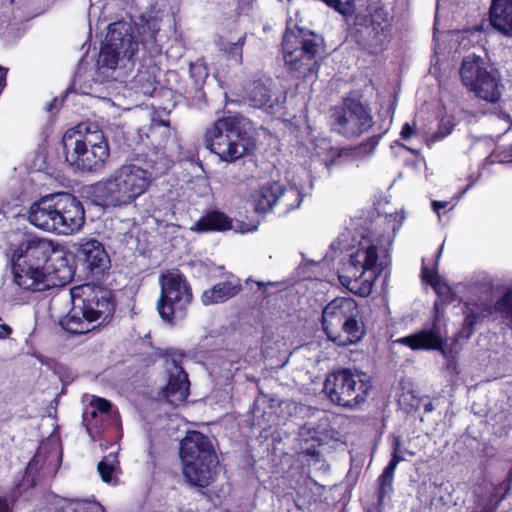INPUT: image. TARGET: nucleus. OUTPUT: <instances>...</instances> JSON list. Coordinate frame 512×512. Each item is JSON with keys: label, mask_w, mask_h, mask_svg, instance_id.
Here are the masks:
<instances>
[{"label": "nucleus", "mask_w": 512, "mask_h": 512, "mask_svg": "<svg viewBox=\"0 0 512 512\" xmlns=\"http://www.w3.org/2000/svg\"><path fill=\"white\" fill-rule=\"evenodd\" d=\"M152 179V172L136 164H125L95 184L94 193L104 206H127L148 190Z\"/></svg>", "instance_id": "5"}, {"label": "nucleus", "mask_w": 512, "mask_h": 512, "mask_svg": "<svg viewBox=\"0 0 512 512\" xmlns=\"http://www.w3.org/2000/svg\"><path fill=\"white\" fill-rule=\"evenodd\" d=\"M431 506L435 507L436 510L443 512L445 507L451 501L450 495L447 487H443V485L433 484L431 485Z\"/></svg>", "instance_id": "30"}, {"label": "nucleus", "mask_w": 512, "mask_h": 512, "mask_svg": "<svg viewBox=\"0 0 512 512\" xmlns=\"http://www.w3.org/2000/svg\"><path fill=\"white\" fill-rule=\"evenodd\" d=\"M161 287L157 310L163 321L174 323L184 316V310L192 301L191 288L178 270H169L159 277Z\"/></svg>", "instance_id": "11"}, {"label": "nucleus", "mask_w": 512, "mask_h": 512, "mask_svg": "<svg viewBox=\"0 0 512 512\" xmlns=\"http://www.w3.org/2000/svg\"><path fill=\"white\" fill-rule=\"evenodd\" d=\"M448 205V202L442 201H432L433 210L439 214L440 209L445 208Z\"/></svg>", "instance_id": "41"}, {"label": "nucleus", "mask_w": 512, "mask_h": 512, "mask_svg": "<svg viewBox=\"0 0 512 512\" xmlns=\"http://www.w3.org/2000/svg\"><path fill=\"white\" fill-rule=\"evenodd\" d=\"M478 320V315L474 312H470L466 315L464 324H463V330L462 335L463 337H469L472 333L473 327L476 324Z\"/></svg>", "instance_id": "37"}, {"label": "nucleus", "mask_w": 512, "mask_h": 512, "mask_svg": "<svg viewBox=\"0 0 512 512\" xmlns=\"http://www.w3.org/2000/svg\"><path fill=\"white\" fill-rule=\"evenodd\" d=\"M325 3L343 16H350L354 13V0H325Z\"/></svg>", "instance_id": "34"}, {"label": "nucleus", "mask_w": 512, "mask_h": 512, "mask_svg": "<svg viewBox=\"0 0 512 512\" xmlns=\"http://www.w3.org/2000/svg\"><path fill=\"white\" fill-rule=\"evenodd\" d=\"M401 225L396 217H385L361 238L344 272L339 275L340 283L350 292L362 297L371 293L376 279L390 264L389 248Z\"/></svg>", "instance_id": "2"}, {"label": "nucleus", "mask_w": 512, "mask_h": 512, "mask_svg": "<svg viewBox=\"0 0 512 512\" xmlns=\"http://www.w3.org/2000/svg\"><path fill=\"white\" fill-rule=\"evenodd\" d=\"M0 512H10L9 505L3 498H0Z\"/></svg>", "instance_id": "42"}, {"label": "nucleus", "mask_w": 512, "mask_h": 512, "mask_svg": "<svg viewBox=\"0 0 512 512\" xmlns=\"http://www.w3.org/2000/svg\"><path fill=\"white\" fill-rule=\"evenodd\" d=\"M114 311L109 295L99 291L91 298L83 300L82 306L73 308L64 321V328L71 334H85L93 330L95 322L105 321Z\"/></svg>", "instance_id": "13"}, {"label": "nucleus", "mask_w": 512, "mask_h": 512, "mask_svg": "<svg viewBox=\"0 0 512 512\" xmlns=\"http://www.w3.org/2000/svg\"><path fill=\"white\" fill-rule=\"evenodd\" d=\"M323 2H325V0H322Z\"/></svg>", "instance_id": "51"}, {"label": "nucleus", "mask_w": 512, "mask_h": 512, "mask_svg": "<svg viewBox=\"0 0 512 512\" xmlns=\"http://www.w3.org/2000/svg\"><path fill=\"white\" fill-rule=\"evenodd\" d=\"M422 277L426 282L431 284L438 292L440 291L441 288L438 287L439 277L434 270L429 269L425 265V260L422 261Z\"/></svg>", "instance_id": "35"}, {"label": "nucleus", "mask_w": 512, "mask_h": 512, "mask_svg": "<svg viewBox=\"0 0 512 512\" xmlns=\"http://www.w3.org/2000/svg\"><path fill=\"white\" fill-rule=\"evenodd\" d=\"M5 76H6V70H4L0 67V88L3 86V83L5 81Z\"/></svg>", "instance_id": "45"}, {"label": "nucleus", "mask_w": 512, "mask_h": 512, "mask_svg": "<svg viewBox=\"0 0 512 512\" xmlns=\"http://www.w3.org/2000/svg\"><path fill=\"white\" fill-rule=\"evenodd\" d=\"M317 51L318 44L313 35H306L303 31L295 34L290 29L286 31L283 39L284 62L297 77L317 74Z\"/></svg>", "instance_id": "12"}, {"label": "nucleus", "mask_w": 512, "mask_h": 512, "mask_svg": "<svg viewBox=\"0 0 512 512\" xmlns=\"http://www.w3.org/2000/svg\"><path fill=\"white\" fill-rule=\"evenodd\" d=\"M280 193V183L272 181L266 182L254 190L251 194V201L254 209L258 213H267L278 204Z\"/></svg>", "instance_id": "21"}, {"label": "nucleus", "mask_w": 512, "mask_h": 512, "mask_svg": "<svg viewBox=\"0 0 512 512\" xmlns=\"http://www.w3.org/2000/svg\"><path fill=\"white\" fill-rule=\"evenodd\" d=\"M302 199L303 195L298 187L294 185L284 187L282 184H280L278 204L282 205L285 211L298 208L302 202Z\"/></svg>", "instance_id": "28"}, {"label": "nucleus", "mask_w": 512, "mask_h": 512, "mask_svg": "<svg viewBox=\"0 0 512 512\" xmlns=\"http://www.w3.org/2000/svg\"><path fill=\"white\" fill-rule=\"evenodd\" d=\"M396 342L406 345L412 350H439L446 356V351L443 347L446 342V336L441 332L436 323L429 329H422L411 335L399 338Z\"/></svg>", "instance_id": "16"}, {"label": "nucleus", "mask_w": 512, "mask_h": 512, "mask_svg": "<svg viewBox=\"0 0 512 512\" xmlns=\"http://www.w3.org/2000/svg\"><path fill=\"white\" fill-rule=\"evenodd\" d=\"M264 285H265L264 283H262V282H258V286H259V287H262V286H264Z\"/></svg>", "instance_id": "50"}, {"label": "nucleus", "mask_w": 512, "mask_h": 512, "mask_svg": "<svg viewBox=\"0 0 512 512\" xmlns=\"http://www.w3.org/2000/svg\"><path fill=\"white\" fill-rule=\"evenodd\" d=\"M425 410H426V411H431V410H432V406H431V404L426 405Z\"/></svg>", "instance_id": "48"}, {"label": "nucleus", "mask_w": 512, "mask_h": 512, "mask_svg": "<svg viewBox=\"0 0 512 512\" xmlns=\"http://www.w3.org/2000/svg\"><path fill=\"white\" fill-rule=\"evenodd\" d=\"M245 37H240L234 43H223L221 42L220 48L230 55L232 59H234L237 63H241L242 61V46L244 44Z\"/></svg>", "instance_id": "33"}, {"label": "nucleus", "mask_w": 512, "mask_h": 512, "mask_svg": "<svg viewBox=\"0 0 512 512\" xmlns=\"http://www.w3.org/2000/svg\"><path fill=\"white\" fill-rule=\"evenodd\" d=\"M29 222L35 227L57 235L78 233L85 223L82 203L69 193H56L33 203L28 213Z\"/></svg>", "instance_id": "3"}, {"label": "nucleus", "mask_w": 512, "mask_h": 512, "mask_svg": "<svg viewBox=\"0 0 512 512\" xmlns=\"http://www.w3.org/2000/svg\"><path fill=\"white\" fill-rule=\"evenodd\" d=\"M142 31L138 30V34H145V36H142L141 42L146 43L148 41H155V36L158 31V28H156V23L149 22L141 27Z\"/></svg>", "instance_id": "36"}, {"label": "nucleus", "mask_w": 512, "mask_h": 512, "mask_svg": "<svg viewBox=\"0 0 512 512\" xmlns=\"http://www.w3.org/2000/svg\"><path fill=\"white\" fill-rule=\"evenodd\" d=\"M74 246L78 259L91 273L100 274L109 267V256L103 244L98 240L82 238Z\"/></svg>", "instance_id": "15"}, {"label": "nucleus", "mask_w": 512, "mask_h": 512, "mask_svg": "<svg viewBox=\"0 0 512 512\" xmlns=\"http://www.w3.org/2000/svg\"><path fill=\"white\" fill-rule=\"evenodd\" d=\"M249 104L255 108L268 110L273 108L274 99L267 86L260 82H255L247 92Z\"/></svg>", "instance_id": "27"}, {"label": "nucleus", "mask_w": 512, "mask_h": 512, "mask_svg": "<svg viewBox=\"0 0 512 512\" xmlns=\"http://www.w3.org/2000/svg\"><path fill=\"white\" fill-rule=\"evenodd\" d=\"M348 156V151L343 149L331 148L329 150L328 157L320 159L321 164L324 165L327 175L331 174V169L335 165H341L343 163L342 158Z\"/></svg>", "instance_id": "32"}, {"label": "nucleus", "mask_w": 512, "mask_h": 512, "mask_svg": "<svg viewBox=\"0 0 512 512\" xmlns=\"http://www.w3.org/2000/svg\"><path fill=\"white\" fill-rule=\"evenodd\" d=\"M371 388V378L359 370L343 369L325 380L324 390L330 400L343 407H355L363 403Z\"/></svg>", "instance_id": "10"}, {"label": "nucleus", "mask_w": 512, "mask_h": 512, "mask_svg": "<svg viewBox=\"0 0 512 512\" xmlns=\"http://www.w3.org/2000/svg\"><path fill=\"white\" fill-rule=\"evenodd\" d=\"M138 48V37L130 25L123 22L110 24L99 53V69L112 70L114 79L125 77L134 66Z\"/></svg>", "instance_id": "6"}, {"label": "nucleus", "mask_w": 512, "mask_h": 512, "mask_svg": "<svg viewBox=\"0 0 512 512\" xmlns=\"http://www.w3.org/2000/svg\"><path fill=\"white\" fill-rule=\"evenodd\" d=\"M333 128L346 137H356L367 131L373 123L369 110L358 100L349 99L334 114Z\"/></svg>", "instance_id": "14"}, {"label": "nucleus", "mask_w": 512, "mask_h": 512, "mask_svg": "<svg viewBox=\"0 0 512 512\" xmlns=\"http://www.w3.org/2000/svg\"><path fill=\"white\" fill-rule=\"evenodd\" d=\"M152 87V83L149 79H147V86L146 85H143L141 88H140V91L144 94L148 93L150 91Z\"/></svg>", "instance_id": "44"}, {"label": "nucleus", "mask_w": 512, "mask_h": 512, "mask_svg": "<svg viewBox=\"0 0 512 512\" xmlns=\"http://www.w3.org/2000/svg\"><path fill=\"white\" fill-rule=\"evenodd\" d=\"M180 457L186 480L198 487L208 486L217 463L211 441L198 431L188 432L181 441Z\"/></svg>", "instance_id": "8"}, {"label": "nucleus", "mask_w": 512, "mask_h": 512, "mask_svg": "<svg viewBox=\"0 0 512 512\" xmlns=\"http://www.w3.org/2000/svg\"><path fill=\"white\" fill-rule=\"evenodd\" d=\"M404 453L414 455L413 452L403 449L400 439L395 438L393 442V452L391 460L389 461L388 465L384 468L383 472L381 473L378 479L381 496L387 494L388 491L391 489L396 467L401 461L405 460Z\"/></svg>", "instance_id": "23"}, {"label": "nucleus", "mask_w": 512, "mask_h": 512, "mask_svg": "<svg viewBox=\"0 0 512 512\" xmlns=\"http://www.w3.org/2000/svg\"><path fill=\"white\" fill-rule=\"evenodd\" d=\"M203 70L202 66L201 65H192L191 66V71H201Z\"/></svg>", "instance_id": "46"}, {"label": "nucleus", "mask_w": 512, "mask_h": 512, "mask_svg": "<svg viewBox=\"0 0 512 512\" xmlns=\"http://www.w3.org/2000/svg\"><path fill=\"white\" fill-rule=\"evenodd\" d=\"M490 22L500 33L512 37V0H493Z\"/></svg>", "instance_id": "22"}, {"label": "nucleus", "mask_w": 512, "mask_h": 512, "mask_svg": "<svg viewBox=\"0 0 512 512\" xmlns=\"http://www.w3.org/2000/svg\"><path fill=\"white\" fill-rule=\"evenodd\" d=\"M90 512H104L103 508L98 503L89 504Z\"/></svg>", "instance_id": "43"}, {"label": "nucleus", "mask_w": 512, "mask_h": 512, "mask_svg": "<svg viewBox=\"0 0 512 512\" xmlns=\"http://www.w3.org/2000/svg\"><path fill=\"white\" fill-rule=\"evenodd\" d=\"M490 72L486 68L484 59L475 54L464 57L460 68L462 83L469 91Z\"/></svg>", "instance_id": "17"}, {"label": "nucleus", "mask_w": 512, "mask_h": 512, "mask_svg": "<svg viewBox=\"0 0 512 512\" xmlns=\"http://www.w3.org/2000/svg\"><path fill=\"white\" fill-rule=\"evenodd\" d=\"M65 160L81 172H98L109 158L103 132L94 124L80 123L63 135Z\"/></svg>", "instance_id": "4"}, {"label": "nucleus", "mask_w": 512, "mask_h": 512, "mask_svg": "<svg viewBox=\"0 0 512 512\" xmlns=\"http://www.w3.org/2000/svg\"><path fill=\"white\" fill-rule=\"evenodd\" d=\"M322 328L327 337L341 346L360 341L364 336L358 304L353 298L339 297L330 301L322 312Z\"/></svg>", "instance_id": "7"}, {"label": "nucleus", "mask_w": 512, "mask_h": 512, "mask_svg": "<svg viewBox=\"0 0 512 512\" xmlns=\"http://www.w3.org/2000/svg\"><path fill=\"white\" fill-rule=\"evenodd\" d=\"M12 274L15 285L28 292H41L68 283L73 276L64 252L46 238L29 239L12 253Z\"/></svg>", "instance_id": "1"}, {"label": "nucleus", "mask_w": 512, "mask_h": 512, "mask_svg": "<svg viewBox=\"0 0 512 512\" xmlns=\"http://www.w3.org/2000/svg\"><path fill=\"white\" fill-rule=\"evenodd\" d=\"M455 126L454 120L450 116H445L440 120L438 130L433 133L430 137L427 138L426 143L428 146H431L433 143L437 141L443 140L449 134H451L453 128Z\"/></svg>", "instance_id": "31"}, {"label": "nucleus", "mask_w": 512, "mask_h": 512, "mask_svg": "<svg viewBox=\"0 0 512 512\" xmlns=\"http://www.w3.org/2000/svg\"><path fill=\"white\" fill-rule=\"evenodd\" d=\"M208 148L226 162L243 157L249 150L250 140L234 117L219 119L206 132Z\"/></svg>", "instance_id": "9"}, {"label": "nucleus", "mask_w": 512, "mask_h": 512, "mask_svg": "<svg viewBox=\"0 0 512 512\" xmlns=\"http://www.w3.org/2000/svg\"><path fill=\"white\" fill-rule=\"evenodd\" d=\"M12 333V328L7 324H0V339H6Z\"/></svg>", "instance_id": "40"}, {"label": "nucleus", "mask_w": 512, "mask_h": 512, "mask_svg": "<svg viewBox=\"0 0 512 512\" xmlns=\"http://www.w3.org/2000/svg\"><path fill=\"white\" fill-rule=\"evenodd\" d=\"M241 291V284L238 279H228L213 285L203 291L201 302L205 306L224 303Z\"/></svg>", "instance_id": "20"}, {"label": "nucleus", "mask_w": 512, "mask_h": 512, "mask_svg": "<svg viewBox=\"0 0 512 512\" xmlns=\"http://www.w3.org/2000/svg\"><path fill=\"white\" fill-rule=\"evenodd\" d=\"M378 144V139L373 137L369 139L368 143L361 145L358 149L355 150V152L362 153L367 146H369V151L366 153L367 155L373 154L376 146Z\"/></svg>", "instance_id": "38"}, {"label": "nucleus", "mask_w": 512, "mask_h": 512, "mask_svg": "<svg viewBox=\"0 0 512 512\" xmlns=\"http://www.w3.org/2000/svg\"><path fill=\"white\" fill-rule=\"evenodd\" d=\"M476 97L490 103L497 102L501 97L500 80L496 73L490 72L471 90Z\"/></svg>", "instance_id": "26"}, {"label": "nucleus", "mask_w": 512, "mask_h": 512, "mask_svg": "<svg viewBox=\"0 0 512 512\" xmlns=\"http://www.w3.org/2000/svg\"><path fill=\"white\" fill-rule=\"evenodd\" d=\"M143 79H144V75L143 74H138V75L135 76L133 81L138 83V82L142 81Z\"/></svg>", "instance_id": "47"}, {"label": "nucleus", "mask_w": 512, "mask_h": 512, "mask_svg": "<svg viewBox=\"0 0 512 512\" xmlns=\"http://www.w3.org/2000/svg\"><path fill=\"white\" fill-rule=\"evenodd\" d=\"M110 410L111 403L108 400L96 396L91 398L89 406L83 413V422L91 437L98 432L100 424L109 418Z\"/></svg>", "instance_id": "18"}, {"label": "nucleus", "mask_w": 512, "mask_h": 512, "mask_svg": "<svg viewBox=\"0 0 512 512\" xmlns=\"http://www.w3.org/2000/svg\"><path fill=\"white\" fill-rule=\"evenodd\" d=\"M400 134L403 139H410L415 134V128L409 123H405L401 129Z\"/></svg>", "instance_id": "39"}, {"label": "nucleus", "mask_w": 512, "mask_h": 512, "mask_svg": "<svg viewBox=\"0 0 512 512\" xmlns=\"http://www.w3.org/2000/svg\"><path fill=\"white\" fill-rule=\"evenodd\" d=\"M174 370L170 372L168 383L165 389V396L169 403L177 405L186 400L189 394L188 376L182 367L174 361Z\"/></svg>", "instance_id": "19"}, {"label": "nucleus", "mask_w": 512, "mask_h": 512, "mask_svg": "<svg viewBox=\"0 0 512 512\" xmlns=\"http://www.w3.org/2000/svg\"><path fill=\"white\" fill-rule=\"evenodd\" d=\"M228 229L238 230L232 225L231 219L220 211L207 213L191 227V230L195 232L222 231Z\"/></svg>", "instance_id": "24"}, {"label": "nucleus", "mask_w": 512, "mask_h": 512, "mask_svg": "<svg viewBox=\"0 0 512 512\" xmlns=\"http://www.w3.org/2000/svg\"><path fill=\"white\" fill-rule=\"evenodd\" d=\"M239 231H240L241 233H244V232L250 231V229H240Z\"/></svg>", "instance_id": "49"}, {"label": "nucleus", "mask_w": 512, "mask_h": 512, "mask_svg": "<svg viewBox=\"0 0 512 512\" xmlns=\"http://www.w3.org/2000/svg\"><path fill=\"white\" fill-rule=\"evenodd\" d=\"M118 461L116 455L109 454L104 457L97 466L101 479L106 483H116V468Z\"/></svg>", "instance_id": "29"}, {"label": "nucleus", "mask_w": 512, "mask_h": 512, "mask_svg": "<svg viewBox=\"0 0 512 512\" xmlns=\"http://www.w3.org/2000/svg\"><path fill=\"white\" fill-rule=\"evenodd\" d=\"M366 30L371 38V45L375 48L382 46L389 35L386 13L383 10H376L371 14Z\"/></svg>", "instance_id": "25"}]
</instances>
